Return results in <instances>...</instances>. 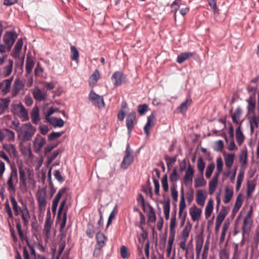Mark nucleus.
<instances>
[{"label":"nucleus","instance_id":"1","mask_svg":"<svg viewBox=\"0 0 259 259\" xmlns=\"http://www.w3.org/2000/svg\"><path fill=\"white\" fill-rule=\"evenodd\" d=\"M35 132L36 128L30 123H26L21 125L18 136L24 142L28 141L31 139Z\"/></svg>","mask_w":259,"mask_h":259},{"label":"nucleus","instance_id":"2","mask_svg":"<svg viewBox=\"0 0 259 259\" xmlns=\"http://www.w3.org/2000/svg\"><path fill=\"white\" fill-rule=\"evenodd\" d=\"M18 182L17 169L15 167H12L11 171L8 176L6 183L7 191L9 193L15 192Z\"/></svg>","mask_w":259,"mask_h":259},{"label":"nucleus","instance_id":"3","mask_svg":"<svg viewBox=\"0 0 259 259\" xmlns=\"http://www.w3.org/2000/svg\"><path fill=\"white\" fill-rule=\"evenodd\" d=\"M11 111L15 116L18 117L23 121L29 119L28 111L21 103L12 104Z\"/></svg>","mask_w":259,"mask_h":259},{"label":"nucleus","instance_id":"4","mask_svg":"<svg viewBox=\"0 0 259 259\" xmlns=\"http://www.w3.org/2000/svg\"><path fill=\"white\" fill-rule=\"evenodd\" d=\"M36 197L38 202L39 210L41 212L44 213L46 210L47 204L46 191L44 189L38 190Z\"/></svg>","mask_w":259,"mask_h":259},{"label":"nucleus","instance_id":"5","mask_svg":"<svg viewBox=\"0 0 259 259\" xmlns=\"http://www.w3.org/2000/svg\"><path fill=\"white\" fill-rule=\"evenodd\" d=\"M133 153V150L131 149L129 144H127L125 151V155L120 165L122 168L124 169H127L134 162V157Z\"/></svg>","mask_w":259,"mask_h":259},{"label":"nucleus","instance_id":"6","mask_svg":"<svg viewBox=\"0 0 259 259\" xmlns=\"http://www.w3.org/2000/svg\"><path fill=\"white\" fill-rule=\"evenodd\" d=\"M186 204L184 197V189L183 188L181 191V199L179 204V217L181 220V225H184L187 217V212L184 211Z\"/></svg>","mask_w":259,"mask_h":259},{"label":"nucleus","instance_id":"7","mask_svg":"<svg viewBox=\"0 0 259 259\" xmlns=\"http://www.w3.org/2000/svg\"><path fill=\"white\" fill-rule=\"evenodd\" d=\"M89 99L94 106L99 108L103 107L105 106L103 97L97 95L93 91L90 92Z\"/></svg>","mask_w":259,"mask_h":259},{"label":"nucleus","instance_id":"8","mask_svg":"<svg viewBox=\"0 0 259 259\" xmlns=\"http://www.w3.org/2000/svg\"><path fill=\"white\" fill-rule=\"evenodd\" d=\"M46 143L45 138L42 137L39 134L36 135L33 142V145L34 151L39 153L42 150V147Z\"/></svg>","mask_w":259,"mask_h":259},{"label":"nucleus","instance_id":"9","mask_svg":"<svg viewBox=\"0 0 259 259\" xmlns=\"http://www.w3.org/2000/svg\"><path fill=\"white\" fill-rule=\"evenodd\" d=\"M15 134L14 132L7 129L3 128L0 130V142H2L5 140L8 141H14L15 140Z\"/></svg>","mask_w":259,"mask_h":259},{"label":"nucleus","instance_id":"10","mask_svg":"<svg viewBox=\"0 0 259 259\" xmlns=\"http://www.w3.org/2000/svg\"><path fill=\"white\" fill-rule=\"evenodd\" d=\"M125 79V76L121 71H116L112 75L111 80L115 86L121 85Z\"/></svg>","mask_w":259,"mask_h":259},{"label":"nucleus","instance_id":"11","mask_svg":"<svg viewBox=\"0 0 259 259\" xmlns=\"http://www.w3.org/2000/svg\"><path fill=\"white\" fill-rule=\"evenodd\" d=\"M24 84L22 81L19 78H17L14 81L13 88L11 91L12 97L14 98L16 97L20 92L23 89Z\"/></svg>","mask_w":259,"mask_h":259},{"label":"nucleus","instance_id":"12","mask_svg":"<svg viewBox=\"0 0 259 259\" xmlns=\"http://www.w3.org/2000/svg\"><path fill=\"white\" fill-rule=\"evenodd\" d=\"M194 174V170L191 165L189 164L184 177V183L186 186L190 185L192 184Z\"/></svg>","mask_w":259,"mask_h":259},{"label":"nucleus","instance_id":"13","mask_svg":"<svg viewBox=\"0 0 259 259\" xmlns=\"http://www.w3.org/2000/svg\"><path fill=\"white\" fill-rule=\"evenodd\" d=\"M53 221L51 219V213L50 209L48 210L47 213V218L45 221V226H44V232L45 233V235L46 238L49 239L50 238V231L52 228V226L53 224Z\"/></svg>","mask_w":259,"mask_h":259},{"label":"nucleus","instance_id":"14","mask_svg":"<svg viewBox=\"0 0 259 259\" xmlns=\"http://www.w3.org/2000/svg\"><path fill=\"white\" fill-rule=\"evenodd\" d=\"M20 187L24 191H26L27 189L26 182V175L24 169L22 166H19Z\"/></svg>","mask_w":259,"mask_h":259},{"label":"nucleus","instance_id":"15","mask_svg":"<svg viewBox=\"0 0 259 259\" xmlns=\"http://www.w3.org/2000/svg\"><path fill=\"white\" fill-rule=\"evenodd\" d=\"M34 99L38 101H44L46 99V93L42 92L37 87H35L32 90Z\"/></svg>","mask_w":259,"mask_h":259},{"label":"nucleus","instance_id":"16","mask_svg":"<svg viewBox=\"0 0 259 259\" xmlns=\"http://www.w3.org/2000/svg\"><path fill=\"white\" fill-rule=\"evenodd\" d=\"M202 210L198 208L195 205H193L189 209V213L192 220L194 222L200 219Z\"/></svg>","mask_w":259,"mask_h":259},{"label":"nucleus","instance_id":"17","mask_svg":"<svg viewBox=\"0 0 259 259\" xmlns=\"http://www.w3.org/2000/svg\"><path fill=\"white\" fill-rule=\"evenodd\" d=\"M20 212L24 225L27 226L29 224L30 217L26 205L23 204L22 208L20 209Z\"/></svg>","mask_w":259,"mask_h":259},{"label":"nucleus","instance_id":"18","mask_svg":"<svg viewBox=\"0 0 259 259\" xmlns=\"http://www.w3.org/2000/svg\"><path fill=\"white\" fill-rule=\"evenodd\" d=\"M155 115L153 113L151 114L147 118V122L144 126V130L146 135L148 136L150 134V130L154 125Z\"/></svg>","mask_w":259,"mask_h":259},{"label":"nucleus","instance_id":"19","mask_svg":"<svg viewBox=\"0 0 259 259\" xmlns=\"http://www.w3.org/2000/svg\"><path fill=\"white\" fill-rule=\"evenodd\" d=\"M46 119L54 127H61L64 125V121L61 118L54 117H46Z\"/></svg>","mask_w":259,"mask_h":259},{"label":"nucleus","instance_id":"20","mask_svg":"<svg viewBox=\"0 0 259 259\" xmlns=\"http://www.w3.org/2000/svg\"><path fill=\"white\" fill-rule=\"evenodd\" d=\"M14 34L12 32H7L4 36V41L7 45L9 50L11 49L15 42Z\"/></svg>","mask_w":259,"mask_h":259},{"label":"nucleus","instance_id":"21","mask_svg":"<svg viewBox=\"0 0 259 259\" xmlns=\"http://www.w3.org/2000/svg\"><path fill=\"white\" fill-rule=\"evenodd\" d=\"M136 113L135 111L130 112L126 119V126L128 131L130 132L134 126V121L135 120Z\"/></svg>","mask_w":259,"mask_h":259},{"label":"nucleus","instance_id":"22","mask_svg":"<svg viewBox=\"0 0 259 259\" xmlns=\"http://www.w3.org/2000/svg\"><path fill=\"white\" fill-rule=\"evenodd\" d=\"M204 242V238L201 234L198 235L196 241V254L197 257H199Z\"/></svg>","mask_w":259,"mask_h":259},{"label":"nucleus","instance_id":"23","mask_svg":"<svg viewBox=\"0 0 259 259\" xmlns=\"http://www.w3.org/2000/svg\"><path fill=\"white\" fill-rule=\"evenodd\" d=\"M31 121L34 124H38L40 121L39 110L37 106L35 105L31 112Z\"/></svg>","mask_w":259,"mask_h":259},{"label":"nucleus","instance_id":"24","mask_svg":"<svg viewBox=\"0 0 259 259\" xmlns=\"http://www.w3.org/2000/svg\"><path fill=\"white\" fill-rule=\"evenodd\" d=\"M13 78L14 77L12 76L8 79H6L3 80V88L1 90L3 94L6 95L10 92Z\"/></svg>","mask_w":259,"mask_h":259},{"label":"nucleus","instance_id":"25","mask_svg":"<svg viewBox=\"0 0 259 259\" xmlns=\"http://www.w3.org/2000/svg\"><path fill=\"white\" fill-rule=\"evenodd\" d=\"M206 196L204 191L198 190L196 192V201L198 205L203 206L205 204Z\"/></svg>","mask_w":259,"mask_h":259},{"label":"nucleus","instance_id":"26","mask_svg":"<svg viewBox=\"0 0 259 259\" xmlns=\"http://www.w3.org/2000/svg\"><path fill=\"white\" fill-rule=\"evenodd\" d=\"M235 156L234 153H228L224 155L225 165L228 169L232 167L234 163Z\"/></svg>","mask_w":259,"mask_h":259},{"label":"nucleus","instance_id":"27","mask_svg":"<svg viewBox=\"0 0 259 259\" xmlns=\"http://www.w3.org/2000/svg\"><path fill=\"white\" fill-rule=\"evenodd\" d=\"M219 176L214 175L212 180L209 183V193L211 195L215 190L217 188Z\"/></svg>","mask_w":259,"mask_h":259},{"label":"nucleus","instance_id":"28","mask_svg":"<svg viewBox=\"0 0 259 259\" xmlns=\"http://www.w3.org/2000/svg\"><path fill=\"white\" fill-rule=\"evenodd\" d=\"M0 103V114L4 113L8 109L11 102V98L7 97L1 99Z\"/></svg>","mask_w":259,"mask_h":259},{"label":"nucleus","instance_id":"29","mask_svg":"<svg viewBox=\"0 0 259 259\" xmlns=\"http://www.w3.org/2000/svg\"><path fill=\"white\" fill-rule=\"evenodd\" d=\"M97 244L96 245H98L100 247H103L105 244L106 241V237L104 234L99 231L96 234Z\"/></svg>","mask_w":259,"mask_h":259},{"label":"nucleus","instance_id":"30","mask_svg":"<svg viewBox=\"0 0 259 259\" xmlns=\"http://www.w3.org/2000/svg\"><path fill=\"white\" fill-rule=\"evenodd\" d=\"M248 103L247 111L248 113L250 114L254 111L255 108V99L254 97L250 96L248 99L246 100Z\"/></svg>","mask_w":259,"mask_h":259},{"label":"nucleus","instance_id":"31","mask_svg":"<svg viewBox=\"0 0 259 259\" xmlns=\"http://www.w3.org/2000/svg\"><path fill=\"white\" fill-rule=\"evenodd\" d=\"M34 63L32 58L30 56H27L26 60V71L27 74H30L34 67Z\"/></svg>","mask_w":259,"mask_h":259},{"label":"nucleus","instance_id":"32","mask_svg":"<svg viewBox=\"0 0 259 259\" xmlns=\"http://www.w3.org/2000/svg\"><path fill=\"white\" fill-rule=\"evenodd\" d=\"M99 231V230H98L97 227H95L93 224L90 223L88 226L86 234L89 238H92L94 237L95 234Z\"/></svg>","mask_w":259,"mask_h":259},{"label":"nucleus","instance_id":"33","mask_svg":"<svg viewBox=\"0 0 259 259\" xmlns=\"http://www.w3.org/2000/svg\"><path fill=\"white\" fill-rule=\"evenodd\" d=\"M175 234L169 233L168 240V245L166 249L167 255L169 256L171 253L172 245L175 240Z\"/></svg>","mask_w":259,"mask_h":259},{"label":"nucleus","instance_id":"34","mask_svg":"<svg viewBox=\"0 0 259 259\" xmlns=\"http://www.w3.org/2000/svg\"><path fill=\"white\" fill-rule=\"evenodd\" d=\"M233 189L232 188H229L227 187L225 190V198L224 199V202L225 204H227L230 202L233 196Z\"/></svg>","mask_w":259,"mask_h":259},{"label":"nucleus","instance_id":"35","mask_svg":"<svg viewBox=\"0 0 259 259\" xmlns=\"http://www.w3.org/2000/svg\"><path fill=\"white\" fill-rule=\"evenodd\" d=\"M213 208V201L212 199H210L206 206L205 210V215L206 218L210 217Z\"/></svg>","mask_w":259,"mask_h":259},{"label":"nucleus","instance_id":"36","mask_svg":"<svg viewBox=\"0 0 259 259\" xmlns=\"http://www.w3.org/2000/svg\"><path fill=\"white\" fill-rule=\"evenodd\" d=\"M236 141L239 145H241L243 142L245 137L241 131V126H238L236 130Z\"/></svg>","mask_w":259,"mask_h":259},{"label":"nucleus","instance_id":"37","mask_svg":"<svg viewBox=\"0 0 259 259\" xmlns=\"http://www.w3.org/2000/svg\"><path fill=\"white\" fill-rule=\"evenodd\" d=\"M256 187V184L254 181L248 182L247 184L246 195L247 198L251 196L252 193L254 191Z\"/></svg>","mask_w":259,"mask_h":259},{"label":"nucleus","instance_id":"38","mask_svg":"<svg viewBox=\"0 0 259 259\" xmlns=\"http://www.w3.org/2000/svg\"><path fill=\"white\" fill-rule=\"evenodd\" d=\"M247 150L246 149H243L239 156V161L241 166L244 167L247 164Z\"/></svg>","mask_w":259,"mask_h":259},{"label":"nucleus","instance_id":"39","mask_svg":"<svg viewBox=\"0 0 259 259\" xmlns=\"http://www.w3.org/2000/svg\"><path fill=\"white\" fill-rule=\"evenodd\" d=\"M192 56L193 54L190 52L182 53L178 56L177 62L180 64L182 63L188 58L192 57Z\"/></svg>","mask_w":259,"mask_h":259},{"label":"nucleus","instance_id":"40","mask_svg":"<svg viewBox=\"0 0 259 259\" xmlns=\"http://www.w3.org/2000/svg\"><path fill=\"white\" fill-rule=\"evenodd\" d=\"M100 78L99 71L96 69L91 75L89 78V83L90 85H95Z\"/></svg>","mask_w":259,"mask_h":259},{"label":"nucleus","instance_id":"41","mask_svg":"<svg viewBox=\"0 0 259 259\" xmlns=\"http://www.w3.org/2000/svg\"><path fill=\"white\" fill-rule=\"evenodd\" d=\"M242 111L240 107H238L233 114L232 115V121L234 123H238Z\"/></svg>","mask_w":259,"mask_h":259},{"label":"nucleus","instance_id":"42","mask_svg":"<svg viewBox=\"0 0 259 259\" xmlns=\"http://www.w3.org/2000/svg\"><path fill=\"white\" fill-rule=\"evenodd\" d=\"M176 210L175 211L174 214H172L169 224V233H176Z\"/></svg>","mask_w":259,"mask_h":259},{"label":"nucleus","instance_id":"43","mask_svg":"<svg viewBox=\"0 0 259 259\" xmlns=\"http://www.w3.org/2000/svg\"><path fill=\"white\" fill-rule=\"evenodd\" d=\"M170 200L168 199L166 201L164 202L163 204V212L165 216V218L166 220L169 219V211H170Z\"/></svg>","mask_w":259,"mask_h":259},{"label":"nucleus","instance_id":"44","mask_svg":"<svg viewBox=\"0 0 259 259\" xmlns=\"http://www.w3.org/2000/svg\"><path fill=\"white\" fill-rule=\"evenodd\" d=\"M179 180V176L178 175L176 168H174L170 175H169V180L172 185H177V181Z\"/></svg>","mask_w":259,"mask_h":259},{"label":"nucleus","instance_id":"45","mask_svg":"<svg viewBox=\"0 0 259 259\" xmlns=\"http://www.w3.org/2000/svg\"><path fill=\"white\" fill-rule=\"evenodd\" d=\"M13 66V61L10 59L9 60V64L5 66L4 68V75L5 77L9 76L12 71V68Z\"/></svg>","mask_w":259,"mask_h":259},{"label":"nucleus","instance_id":"46","mask_svg":"<svg viewBox=\"0 0 259 259\" xmlns=\"http://www.w3.org/2000/svg\"><path fill=\"white\" fill-rule=\"evenodd\" d=\"M191 230V226L186 225L184 228L183 229L182 232V240H187L188 239L190 232Z\"/></svg>","mask_w":259,"mask_h":259},{"label":"nucleus","instance_id":"47","mask_svg":"<svg viewBox=\"0 0 259 259\" xmlns=\"http://www.w3.org/2000/svg\"><path fill=\"white\" fill-rule=\"evenodd\" d=\"M223 168V162L221 157H219L217 159V169L214 175H217L218 176H220V174L222 171Z\"/></svg>","mask_w":259,"mask_h":259},{"label":"nucleus","instance_id":"48","mask_svg":"<svg viewBox=\"0 0 259 259\" xmlns=\"http://www.w3.org/2000/svg\"><path fill=\"white\" fill-rule=\"evenodd\" d=\"M11 202L12 205L13 209L14 210L15 215L18 216L20 213V208L18 205L16 199L12 197L11 198Z\"/></svg>","mask_w":259,"mask_h":259},{"label":"nucleus","instance_id":"49","mask_svg":"<svg viewBox=\"0 0 259 259\" xmlns=\"http://www.w3.org/2000/svg\"><path fill=\"white\" fill-rule=\"evenodd\" d=\"M197 169L200 172L201 175H203L204 170L205 167V163L202 157H199L197 162Z\"/></svg>","mask_w":259,"mask_h":259},{"label":"nucleus","instance_id":"50","mask_svg":"<svg viewBox=\"0 0 259 259\" xmlns=\"http://www.w3.org/2000/svg\"><path fill=\"white\" fill-rule=\"evenodd\" d=\"M206 184V181L204 180L203 175L197 178L195 180V187L198 188L205 186Z\"/></svg>","mask_w":259,"mask_h":259},{"label":"nucleus","instance_id":"51","mask_svg":"<svg viewBox=\"0 0 259 259\" xmlns=\"http://www.w3.org/2000/svg\"><path fill=\"white\" fill-rule=\"evenodd\" d=\"M171 195L173 200L177 202L178 199V192L177 191V185H172L170 187Z\"/></svg>","mask_w":259,"mask_h":259},{"label":"nucleus","instance_id":"52","mask_svg":"<svg viewBox=\"0 0 259 259\" xmlns=\"http://www.w3.org/2000/svg\"><path fill=\"white\" fill-rule=\"evenodd\" d=\"M191 101L190 99H187L185 102L182 103L179 107L180 112L182 113L185 112L188 107L191 105Z\"/></svg>","mask_w":259,"mask_h":259},{"label":"nucleus","instance_id":"53","mask_svg":"<svg viewBox=\"0 0 259 259\" xmlns=\"http://www.w3.org/2000/svg\"><path fill=\"white\" fill-rule=\"evenodd\" d=\"M225 141L226 143L228 145V149L230 151H233L234 150L237 149L236 145L233 139H228L226 137L225 138Z\"/></svg>","mask_w":259,"mask_h":259},{"label":"nucleus","instance_id":"54","mask_svg":"<svg viewBox=\"0 0 259 259\" xmlns=\"http://www.w3.org/2000/svg\"><path fill=\"white\" fill-rule=\"evenodd\" d=\"M66 203V198L63 199L61 201V204L59 206V210H58V215H57L58 218H60L61 217V214H63V212L64 211V210H66L67 211V208L66 207L65 208V206Z\"/></svg>","mask_w":259,"mask_h":259},{"label":"nucleus","instance_id":"55","mask_svg":"<svg viewBox=\"0 0 259 259\" xmlns=\"http://www.w3.org/2000/svg\"><path fill=\"white\" fill-rule=\"evenodd\" d=\"M150 210L148 214L149 221L151 222H155L156 221L155 212L153 208L151 206H149Z\"/></svg>","mask_w":259,"mask_h":259},{"label":"nucleus","instance_id":"56","mask_svg":"<svg viewBox=\"0 0 259 259\" xmlns=\"http://www.w3.org/2000/svg\"><path fill=\"white\" fill-rule=\"evenodd\" d=\"M70 50L71 53V59L74 61L77 60L79 58V52L76 47L74 46H71Z\"/></svg>","mask_w":259,"mask_h":259},{"label":"nucleus","instance_id":"57","mask_svg":"<svg viewBox=\"0 0 259 259\" xmlns=\"http://www.w3.org/2000/svg\"><path fill=\"white\" fill-rule=\"evenodd\" d=\"M215 167L214 164L210 163L207 167L205 172V177L207 179L210 178Z\"/></svg>","mask_w":259,"mask_h":259},{"label":"nucleus","instance_id":"58","mask_svg":"<svg viewBox=\"0 0 259 259\" xmlns=\"http://www.w3.org/2000/svg\"><path fill=\"white\" fill-rule=\"evenodd\" d=\"M258 123H259V116L257 117L255 115H253L249 118L250 125H252L253 126L258 127Z\"/></svg>","mask_w":259,"mask_h":259},{"label":"nucleus","instance_id":"59","mask_svg":"<svg viewBox=\"0 0 259 259\" xmlns=\"http://www.w3.org/2000/svg\"><path fill=\"white\" fill-rule=\"evenodd\" d=\"M161 185L163 191L167 192L168 191V184L167 182V177L164 175L161 179Z\"/></svg>","mask_w":259,"mask_h":259},{"label":"nucleus","instance_id":"60","mask_svg":"<svg viewBox=\"0 0 259 259\" xmlns=\"http://www.w3.org/2000/svg\"><path fill=\"white\" fill-rule=\"evenodd\" d=\"M4 148L10 154H13L14 155H15L17 152L16 147L13 144H10L8 146L4 145Z\"/></svg>","mask_w":259,"mask_h":259},{"label":"nucleus","instance_id":"61","mask_svg":"<svg viewBox=\"0 0 259 259\" xmlns=\"http://www.w3.org/2000/svg\"><path fill=\"white\" fill-rule=\"evenodd\" d=\"M214 150L218 152H221L224 149V142L222 140H218L214 143Z\"/></svg>","mask_w":259,"mask_h":259},{"label":"nucleus","instance_id":"62","mask_svg":"<svg viewBox=\"0 0 259 259\" xmlns=\"http://www.w3.org/2000/svg\"><path fill=\"white\" fill-rule=\"evenodd\" d=\"M120 255L123 258H126L130 255L128 249L124 245H122L120 247Z\"/></svg>","mask_w":259,"mask_h":259},{"label":"nucleus","instance_id":"63","mask_svg":"<svg viewBox=\"0 0 259 259\" xmlns=\"http://www.w3.org/2000/svg\"><path fill=\"white\" fill-rule=\"evenodd\" d=\"M148 106L146 104H141L138 106V111L140 115H144L148 110Z\"/></svg>","mask_w":259,"mask_h":259},{"label":"nucleus","instance_id":"64","mask_svg":"<svg viewBox=\"0 0 259 259\" xmlns=\"http://www.w3.org/2000/svg\"><path fill=\"white\" fill-rule=\"evenodd\" d=\"M219 258L220 259H229V253L225 249H222L219 252Z\"/></svg>","mask_w":259,"mask_h":259}]
</instances>
